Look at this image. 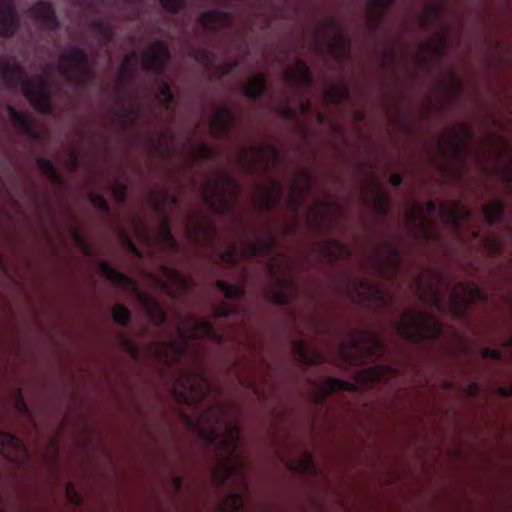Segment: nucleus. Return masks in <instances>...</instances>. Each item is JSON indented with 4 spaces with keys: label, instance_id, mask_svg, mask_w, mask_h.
<instances>
[{
    "label": "nucleus",
    "instance_id": "obj_1",
    "mask_svg": "<svg viewBox=\"0 0 512 512\" xmlns=\"http://www.w3.org/2000/svg\"><path fill=\"white\" fill-rule=\"evenodd\" d=\"M209 413L213 424L201 429L199 434L215 453L216 464L212 471V481L222 487L241 466L236 455L240 444V427L229 419V407L226 404L212 405Z\"/></svg>",
    "mask_w": 512,
    "mask_h": 512
},
{
    "label": "nucleus",
    "instance_id": "obj_2",
    "mask_svg": "<svg viewBox=\"0 0 512 512\" xmlns=\"http://www.w3.org/2000/svg\"><path fill=\"white\" fill-rule=\"evenodd\" d=\"M186 323L190 330L179 329L177 337L168 340H155L149 344L153 357L166 366H174L186 356L191 343L196 339L207 338L215 342H222L223 336L216 331L209 319H196L189 315Z\"/></svg>",
    "mask_w": 512,
    "mask_h": 512
},
{
    "label": "nucleus",
    "instance_id": "obj_3",
    "mask_svg": "<svg viewBox=\"0 0 512 512\" xmlns=\"http://www.w3.org/2000/svg\"><path fill=\"white\" fill-rule=\"evenodd\" d=\"M172 390L179 401L194 405L204 402L212 394L214 387L204 365L195 360L191 366L177 369Z\"/></svg>",
    "mask_w": 512,
    "mask_h": 512
},
{
    "label": "nucleus",
    "instance_id": "obj_4",
    "mask_svg": "<svg viewBox=\"0 0 512 512\" xmlns=\"http://www.w3.org/2000/svg\"><path fill=\"white\" fill-rule=\"evenodd\" d=\"M344 346L343 357L350 365L376 362L387 352L384 338L371 329L349 332Z\"/></svg>",
    "mask_w": 512,
    "mask_h": 512
},
{
    "label": "nucleus",
    "instance_id": "obj_5",
    "mask_svg": "<svg viewBox=\"0 0 512 512\" xmlns=\"http://www.w3.org/2000/svg\"><path fill=\"white\" fill-rule=\"evenodd\" d=\"M427 293L431 295V302L438 311L448 312L460 320L468 318L473 303L486 304L488 301L486 293L473 281L459 282L450 293L447 305L432 286L428 287Z\"/></svg>",
    "mask_w": 512,
    "mask_h": 512
},
{
    "label": "nucleus",
    "instance_id": "obj_6",
    "mask_svg": "<svg viewBox=\"0 0 512 512\" xmlns=\"http://www.w3.org/2000/svg\"><path fill=\"white\" fill-rule=\"evenodd\" d=\"M395 327L400 338L413 344L437 340L443 333V326L435 317L413 310L404 311Z\"/></svg>",
    "mask_w": 512,
    "mask_h": 512
},
{
    "label": "nucleus",
    "instance_id": "obj_7",
    "mask_svg": "<svg viewBox=\"0 0 512 512\" xmlns=\"http://www.w3.org/2000/svg\"><path fill=\"white\" fill-rule=\"evenodd\" d=\"M98 267L101 274L114 285L119 286L126 291H130L138 297L153 325L161 327L166 323L167 313L164 308L154 297L142 292L139 285L132 278L117 271L107 261H100Z\"/></svg>",
    "mask_w": 512,
    "mask_h": 512
},
{
    "label": "nucleus",
    "instance_id": "obj_8",
    "mask_svg": "<svg viewBox=\"0 0 512 512\" xmlns=\"http://www.w3.org/2000/svg\"><path fill=\"white\" fill-rule=\"evenodd\" d=\"M59 71L68 81L79 87H85L92 76V68L87 52L79 47L65 50L60 59Z\"/></svg>",
    "mask_w": 512,
    "mask_h": 512
},
{
    "label": "nucleus",
    "instance_id": "obj_9",
    "mask_svg": "<svg viewBox=\"0 0 512 512\" xmlns=\"http://www.w3.org/2000/svg\"><path fill=\"white\" fill-rule=\"evenodd\" d=\"M22 94L31 106L41 114H50L51 93L47 83L44 81H26L22 84Z\"/></svg>",
    "mask_w": 512,
    "mask_h": 512
},
{
    "label": "nucleus",
    "instance_id": "obj_10",
    "mask_svg": "<svg viewBox=\"0 0 512 512\" xmlns=\"http://www.w3.org/2000/svg\"><path fill=\"white\" fill-rule=\"evenodd\" d=\"M142 60L147 72L161 76L171 60V53L166 42L163 40H155L153 42V50L145 51L142 54Z\"/></svg>",
    "mask_w": 512,
    "mask_h": 512
},
{
    "label": "nucleus",
    "instance_id": "obj_11",
    "mask_svg": "<svg viewBox=\"0 0 512 512\" xmlns=\"http://www.w3.org/2000/svg\"><path fill=\"white\" fill-rule=\"evenodd\" d=\"M383 258L378 261L379 273L382 277L392 280L396 278L402 267V256L400 248L391 242L381 243Z\"/></svg>",
    "mask_w": 512,
    "mask_h": 512
},
{
    "label": "nucleus",
    "instance_id": "obj_12",
    "mask_svg": "<svg viewBox=\"0 0 512 512\" xmlns=\"http://www.w3.org/2000/svg\"><path fill=\"white\" fill-rule=\"evenodd\" d=\"M276 288H272L267 293L270 303L284 306L292 303L299 294L298 283L288 277H277Z\"/></svg>",
    "mask_w": 512,
    "mask_h": 512
},
{
    "label": "nucleus",
    "instance_id": "obj_13",
    "mask_svg": "<svg viewBox=\"0 0 512 512\" xmlns=\"http://www.w3.org/2000/svg\"><path fill=\"white\" fill-rule=\"evenodd\" d=\"M439 213L442 222L455 230L460 229L464 222L472 219V211L458 201L451 204H441Z\"/></svg>",
    "mask_w": 512,
    "mask_h": 512
},
{
    "label": "nucleus",
    "instance_id": "obj_14",
    "mask_svg": "<svg viewBox=\"0 0 512 512\" xmlns=\"http://www.w3.org/2000/svg\"><path fill=\"white\" fill-rule=\"evenodd\" d=\"M19 15L13 0H0V37L12 38L19 27Z\"/></svg>",
    "mask_w": 512,
    "mask_h": 512
},
{
    "label": "nucleus",
    "instance_id": "obj_15",
    "mask_svg": "<svg viewBox=\"0 0 512 512\" xmlns=\"http://www.w3.org/2000/svg\"><path fill=\"white\" fill-rule=\"evenodd\" d=\"M29 14L36 19L43 29L57 31L60 21L52 4L49 1L40 0L29 8Z\"/></svg>",
    "mask_w": 512,
    "mask_h": 512
},
{
    "label": "nucleus",
    "instance_id": "obj_16",
    "mask_svg": "<svg viewBox=\"0 0 512 512\" xmlns=\"http://www.w3.org/2000/svg\"><path fill=\"white\" fill-rule=\"evenodd\" d=\"M357 390V385L353 382L342 380L338 378H327L320 384V391L316 395V403L318 405H324L327 398L338 391H349L354 392Z\"/></svg>",
    "mask_w": 512,
    "mask_h": 512
},
{
    "label": "nucleus",
    "instance_id": "obj_17",
    "mask_svg": "<svg viewBox=\"0 0 512 512\" xmlns=\"http://www.w3.org/2000/svg\"><path fill=\"white\" fill-rule=\"evenodd\" d=\"M236 124V116L228 107L221 108L210 122V130L218 138L227 137Z\"/></svg>",
    "mask_w": 512,
    "mask_h": 512
},
{
    "label": "nucleus",
    "instance_id": "obj_18",
    "mask_svg": "<svg viewBox=\"0 0 512 512\" xmlns=\"http://www.w3.org/2000/svg\"><path fill=\"white\" fill-rule=\"evenodd\" d=\"M293 351L298 361L305 366H313L325 362V356L320 351L307 346L303 340L293 341Z\"/></svg>",
    "mask_w": 512,
    "mask_h": 512
},
{
    "label": "nucleus",
    "instance_id": "obj_19",
    "mask_svg": "<svg viewBox=\"0 0 512 512\" xmlns=\"http://www.w3.org/2000/svg\"><path fill=\"white\" fill-rule=\"evenodd\" d=\"M288 83H296L309 90L313 85V76L310 67L304 60H297L295 67L285 75Z\"/></svg>",
    "mask_w": 512,
    "mask_h": 512
},
{
    "label": "nucleus",
    "instance_id": "obj_20",
    "mask_svg": "<svg viewBox=\"0 0 512 512\" xmlns=\"http://www.w3.org/2000/svg\"><path fill=\"white\" fill-rule=\"evenodd\" d=\"M230 21V13L218 9H211L202 12L199 16V22L207 32H216L223 24Z\"/></svg>",
    "mask_w": 512,
    "mask_h": 512
},
{
    "label": "nucleus",
    "instance_id": "obj_21",
    "mask_svg": "<svg viewBox=\"0 0 512 512\" xmlns=\"http://www.w3.org/2000/svg\"><path fill=\"white\" fill-rule=\"evenodd\" d=\"M323 257L329 261L348 259L351 256L350 248L342 241L328 238L321 242Z\"/></svg>",
    "mask_w": 512,
    "mask_h": 512
},
{
    "label": "nucleus",
    "instance_id": "obj_22",
    "mask_svg": "<svg viewBox=\"0 0 512 512\" xmlns=\"http://www.w3.org/2000/svg\"><path fill=\"white\" fill-rule=\"evenodd\" d=\"M267 78L264 73L251 77L250 81L242 86V91L251 101L259 100L266 92Z\"/></svg>",
    "mask_w": 512,
    "mask_h": 512
},
{
    "label": "nucleus",
    "instance_id": "obj_23",
    "mask_svg": "<svg viewBox=\"0 0 512 512\" xmlns=\"http://www.w3.org/2000/svg\"><path fill=\"white\" fill-rule=\"evenodd\" d=\"M355 286L356 290H363V300H370L371 298H375L383 305L387 304L384 287L380 283L366 279H357L355 281Z\"/></svg>",
    "mask_w": 512,
    "mask_h": 512
},
{
    "label": "nucleus",
    "instance_id": "obj_24",
    "mask_svg": "<svg viewBox=\"0 0 512 512\" xmlns=\"http://www.w3.org/2000/svg\"><path fill=\"white\" fill-rule=\"evenodd\" d=\"M7 112L17 129L30 137H36L34 123L28 115L19 112L12 105L7 106Z\"/></svg>",
    "mask_w": 512,
    "mask_h": 512
},
{
    "label": "nucleus",
    "instance_id": "obj_25",
    "mask_svg": "<svg viewBox=\"0 0 512 512\" xmlns=\"http://www.w3.org/2000/svg\"><path fill=\"white\" fill-rule=\"evenodd\" d=\"M0 75L9 85H14L22 78L23 69L19 62L5 59L0 61Z\"/></svg>",
    "mask_w": 512,
    "mask_h": 512
},
{
    "label": "nucleus",
    "instance_id": "obj_26",
    "mask_svg": "<svg viewBox=\"0 0 512 512\" xmlns=\"http://www.w3.org/2000/svg\"><path fill=\"white\" fill-rule=\"evenodd\" d=\"M23 449L22 440L16 435L0 429V450L5 458L11 459L13 452Z\"/></svg>",
    "mask_w": 512,
    "mask_h": 512
},
{
    "label": "nucleus",
    "instance_id": "obj_27",
    "mask_svg": "<svg viewBox=\"0 0 512 512\" xmlns=\"http://www.w3.org/2000/svg\"><path fill=\"white\" fill-rule=\"evenodd\" d=\"M266 150L275 161L279 160L280 153L275 145L270 144L266 148L264 146H255L252 148V160L251 161H248L246 159L247 158L246 152L244 153V155L241 158V162H242L243 166L245 167V169L247 171H252L255 163L257 162V160L260 157H262L264 155Z\"/></svg>",
    "mask_w": 512,
    "mask_h": 512
},
{
    "label": "nucleus",
    "instance_id": "obj_28",
    "mask_svg": "<svg viewBox=\"0 0 512 512\" xmlns=\"http://www.w3.org/2000/svg\"><path fill=\"white\" fill-rule=\"evenodd\" d=\"M417 231L415 233V239L428 242L436 240L438 235L434 227V222L420 212V219L417 223Z\"/></svg>",
    "mask_w": 512,
    "mask_h": 512
},
{
    "label": "nucleus",
    "instance_id": "obj_29",
    "mask_svg": "<svg viewBox=\"0 0 512 512\" xmlns=\"http://www.w3.org/2000/svg\"><path fill=\"white\" fill-rule=\"evenodd\" d=\"M274 240L268 238H257L246 247V253L250 257H265L268 256L274 249Z\"/></svg>",
    "mask_w": 512,
    "mask_h": 512
},
{
    "label": "nucleus",
    "instance_id": "obj_30",
    "mask_svg": "<svg viewBox=\"0 0 512 512\" xmlns=\"http://www.w3.org/2000/svg\"><path fill=\"white\" fill-rule=\"evenodd\" d=\"M282 195V183L275 179L271 180L266 189V200L263 202L264 210L267 212L271 211L281 201Z\"/></svg>",
    "mask_w": 512,
    "mask_h": 512
},
{
    "label": "nucleus",
    "instance_id": "obj_31",
    "mask_svg": "<svg viewBox=\"0 0 512 512\" xmlns=\"http://www.w3.org/2000/svg\"><path fill=\"white\" fill-rule=\"evenodd\" d=\"M395 374V369L385 364H377L366 370L367 380L371 383L386 381Z\"/></svg>",
    "mask_w": 512,
    "mask_h": 512
},
{
    "label": "nucleus",
    "instance_id": "obj_32",
    "mask_svg": "<svg viewBox=\"0 0 512 512\" xmlns=\"http://www.w3.org/2000/svg\"><path fill=\"white\" fill-rule=\"evenodd\" d=\"M482 213L489 226H493L501 221L504 216V203L501 200H495L482 207Z\"/></svg>",
    "mask_w": 512,
    "mask_h": 512
},
{
    "label": "nucleus",
    "instance_id": "obj_33",
    "mask_svg": "<svg viewBox=\"0 0 512 512\" xmlns=\"http://www.w3.org/2000/svg\"><path fill=\"white\" fill-rule=\"evenodd\" d=\"M215 286L223 292L225 298L228 300H241L246 297V291L243 287L229 284L225 280H217Z\"/></svg>",
    "mask_w": 512,
    "mask_h": 512
},
{
    "label": "nucleus",
    "instance_id": "obj_34",
    "mask_svg": "<svg viewBox=\"0 0 512 512\" xmlns=\"http://www.w3.org/2000/svg\"><path fill=\"white\" fill-rule=\"evenodd\" d=\"M395 0H372L368 5V14L371 19L379 22L383 19Z\"/></svg>",
    "mask_w": 512,
    "mask_h": 512
},
{
    "label": "nucleus",
    "instance_id": "obj_35",
    "mask_svg": "<svg viewBox=\"0 0 512 512\" xmlns=\"http://www.w3.org/2000/svg\"><path fill=\"white\" fill-rule=\"evenodd\" d=\"M395 0H372L368 5V14L371 19L379 22L383 19Z\"/></svg>",
    "mask_w": 512,
    "mask_h": 512
},
{
    "label": "nucleus",
    "instance_id": "obj_36",
    "mask_svg": "<svg viewBox=\"0 0 512 512\" xmlns=\"http://www.w3.org/2000/svg\"><path fill=\"white\" fill-rule=\"evenodd\" d=\"M36 164L39 167L40 171L52 182L61 183L62 177L58 170L56 169L53 162L46 157H39L36 160Z\"/></svg>",
    "mask_w": 512,
    "mask_h": 512
},
{
    "label": "nucleus",
    "instance_id": "obj_37",
    "mask_svg": "<svg viewBox=\"0 0 512 512\" xmlns=\"http://www.w3.org/2000/svg\"><path fill=\"white\" fill-rule=\"evenodd\" d=\"M161 272L163 275L174 285L181 289H186L188 287V281L186 277L176 268L162 265Z\"/></svg>",
    "mask_w": 512,
    "mask_h": 512
},
{
    "label": "nucleus",
    "instance_id": "obj_38",
    "mask_svg": "<svg viewBox=\"0 0 512 512\" xmlns=\"http://www.w3.org/2000/svg\"><path fill=\"white\" fill-rule=\"evenodd\" d=\"M161 231L163 246L173 253H178L180 251V244L172 235L169 221L166 218L162 225Z\"/></svg>",
    "mask_w": 512,
    "mask_h": 512
},
{
    "label": "nucleus",
    "instance_id": "obj_39",
    "mask_svg": "<svg viewBox=\"0 0 512 512\" xmlns=\"http://www.w3.org/2000/svg\"><path fill=\"white\" fill-rule=\"evenodd\" d=\"M112 318L117 325L125 327L130 323L132 315L126 306L118 303L112 309Z\"/></svg>",
    "mask_w": 512,
    "mask_h": 512
},
{
    "label": "nucleus",
    "instance_id": "obj_40",
    "mask_svg": "<svg viewBox=\"0 0 512 512\" xmlns=\"http://www.w3.org/2000/svg\"><path fill=\"white\" fill-rule=\"evenodd\" d=\"M350 98V92L348 88L341 87L327 90L325 93V99L334 105H341L343 102Z\"/></svg>",
    "mask_w": 512,
    "mask_h": 512
},
{
    "label": "nucleus",
    "instance_id": "obj_41",
    "mask_svg": "<svg viewBox=\"0 0 512 512\" xmlns=\"http://www.w3.org/2000/svg\"><path fill=\"white\" fill-rule=\"evenodd\" d=\"M157 98L164 106L166 110H170L171 106L174 102V95L169 84L165 81H162L158 87V95Z\"/></svg>",
    "mask_w": 512,
    "mask_h": 512
},
{
    "label": "nucleus",
    "instance_id": "obj_42",
    "mask_svg": "<svg viewBox=\"0 0 512 512\" xmlns=\"http://www.w3.org/2000/svg\"><path fill=\"white\" fill-rule=\"evenodd\" d=\"M483 246L490 255H498L503 249V240L494 235H487L483 238Z\"/></svg>",
    "mask_w": 512,
    "mask_h": 512
},
{
    "label": "nucleus",
    "instance_id": "obj_43",
    "mask_svg": "<svg viewBox=\"0 0 512 512\" xmlns=\"http://www.w3.org/2000/svg\"><path fill=\"white\" fill-rule=\"evenodd\" d=\"M374 210L381 217H386L390 207V197L386 193H378L373 200Z\"/></svg>",
    "mask_w": 512,
    "mask_h": 512
},
{
    "label": "nucleus",
    "instance_id": "obj_44",
    "mask_svg": "<svg viewBox=\"0 0 512 512\" xmlns=\"http://www.w3.org/2000/svg\"><path fill=\"white\" fill-rule=\"evenodd\" d=\"M214 316L217 318H230L238 315V310L226 302H222L213 308Z\"/></svg>",
    "mask_w": 512,
    "mask_h": 512
},
{
    "label": "nucleus",
    "instance_id": "obj_45",
    "mask_svg": "<svg viewBox=\"0 0 512 512\" xmlns=\"http://www.w3.org/2000/svg\"><path fill=\"white\" fill-rule=\"evenodd\" d=\"M89 199L92 205L100 212L104 214L110 213V206L103 195L92 192L89 194Z\"/></svg>",
    "mask_w": 512,
    "mask_h": 512
},
{
    "label": "nucleus",
    "instance_id": "obj_46",
    "mask_svg": "<svg viewBox=\"0 0 512 512\" xmlns=\"http://www.w3.org/2000/svg\"><path fill=\"white\" fill-rule=\"evenodd\" d=\"M112 195L117 203L124 204L128 197L127 186L124 183L117 181L112 188Z\"/></svg>",
    "mask_w": 512,
    "mask_h": 512
},
{
    "label": "nucleus",
    "instance_id": "obj_47",
    "mask_svg": "<svg viewBox=\"0 0 512 512\" xmlns=\"http://www.w3.org/2000/svg\"><path fill=\"white\" fill-rule=\"evenodd\" d=\"M120 341L122 347L126 350L127 353L130 354V356L134 359H138L140 356V349L139 347L125 335L120 336Z\"/></svg>",
    "mask_w": 512,
    "mask_h": 512
},
{
    "label": "nucleus",
    "instance_id": "obj_48",
    "mask_svg": "<svg viewBox=\"0 0 512 512\" xmlns=\"http://www.w3.org/2000/svg\"><path fill=\"white\" fill-rule=\"evenodd\" d=\"M161 6L169 13L176 15L185 6V0H159Z\"/></svg>",
    "mask_w": 512,
    "mask_h": 512
},
{
    "label": "nucleus",
    "instance_id": "obj_49",
    "mask_svg": "<svg viewBox=\"0 0 512 512\" xmlns=\"http://www.w3.org/2000/svg\"><path fill=\"white\" fill-rule=\"evenodd\" d=\"M204 202L214 211L223 212L228 209V204L226 203L224 196H221L220 203H217L215 196L205 194Z\"/></svg>",
    "mask_w": 512,
    "mask_h": 512
},
{
    "label": "nucleus",
    "instance_id": "obj_50",
    "mask_svg": "<svg viewBox=\"0 0 512 512\" xmlns=\"http://www.w3.org/2000/svg\"><path fill=\"white\" fill-rule=\"evenodd\" d=\"M301 177H302L303 182H304L303 187H300L298 182H295L293 184V190H294L295 193L297 192L300 196H305L311 190L312 179H311L310 175L307 172H303L301 174Z\"/></svg>",
    "mask_w": 512,
    "mask_h": 512
},
{
    "label": "nucleus",
    "instance_id": "obj_51",
    "mask_svg": "<svg viewBox=\"0 0 512 512\" xmlns=\"http://www.w3.org/2000/svg\"><path fill=\"white\" fill-rule=\"evenodd\" d=\"M231 501V507L233 512L243 511V497L239 492H232L229 494L228 499Z\"/></svg>",
    "mask_w": 512,
    "mask_h": 512
},
{
    "label": "nucleus",
    "instance_id": "obj_52",
    "mask_svg": "<svg viewBox=\"0 0 512 512\" xmlns=\"http://www.w3.org/2000/svg\"><path fill=\"white\" fill-rule=\"evenodd\" d=\"M226 186V187H229V188H232V189H235V190H238V184L236 182V180L234 178H232L231 176L229 175H223L220 177L219 179V183H216L215 184V187H214V190H215V195L218 194V190H219V186Z\"/></svg>",
    "mask_w": 512,
    "mask_h": 512
},
{
    "label": "nucleus",
    "instance_id": "obj_53",
    "mask_svg": "<svg viewBox=\"0 0 512 512\" xmlns=\"http://www.w3.org/2000/svg\"><path fill=\"white\" fill-rule=\"evenodd\" d=\"M326 26L329 29L337 30L338 35L331 41L330 46L332 49H338L341 46L342 31L340 29H338V27L333 19H328L326 21Z\"/></svg>",
    "mask_w": 512,
    "mask_h": 512
},
{
    "label": "nucleus",
    "instance_id": "obj_54",
    "mask_svg": "<svg viewBox=\"0 0 512 512\" xmlns=\"http://www.w3.org/2000/svg\"><path fill=\"white\" fill-rule=\"evenodd\" d=\"M135 76V69L133 66H122L119 71V80L122 83L130 82Z\"/></svg>",
    "mask_w": 512,
    "mask_h": 512
},
{
    "label": "nucleus",
    "instance_id": "obj_55",
    "mask_svg": "<svg viewBox=\"0 0 512 512\" xmlns=\"http://www.w3.org/2000/svg\"><path fill=\"white\" fill-rule=\"evenodd\" d=\"M72 237H73L75 243L77 245H79L83 249V252L86 255H90L91 254L90 246L87 244L85 238L83 237V235L77 229L73 230Z\"/></svg>",
    "mask_w": 512,
    "mask_h": 512
},
{
    "label": "nucleus",
    "instance_id": "obj_56",
    "mask_svg": "<svg viewBox=\"0 0 512 512\" xmlns=\"http://www.w3.org/2000/svg\"><path fill=\"white\" fill-rule=\"evenodd\" d=\"M238 66H239V61L235 60V61H232L229 63H224V64L219 65L217 67V70H218L220 76H229L237 69Z\"/></svg>",
    "mask_w": 512,
    "mask_h": 512
},
{
    "label": "nucleus",
    "instance_id": "obj_57",
    "mask_svg": "<svg viewBox=\"0 0 512 512\" xmlns=\"http://www.w3.org/2000/svg\"><path fill=\"white\" fill-rule=\"evenodd\" d=\"M481 356L484 359L500 360L503 357V352L500 349L486 347L481 350Z\"/></svg>",
    "mask_w": 512,
    "mask_h": 512
},
{
    "label": "nucleus",
    "instance_id": "obj_58",
    "mask_svg": "<svg viewBox=\"0 0 512 512\" xmlns=\"http://www.w3.org/2000/svg\"><path fill=\"white\" fill-rule=\"evenodd\" d=\"M214 153V149L206 144L201 143L197 147V154L201 159H211Z\"/></svg>",
    "mask_w": 512,
    "mask_h": 512
},
{
    "label": "nucleus",
    "instance_id": "obj_59",
    "mask_svg": "<svg viewBox=\"0 0 512 512\" xmlns=\"http://www.w3.org/2000/svg\"><path fill=\"white\" fill-rule=\"evenodd\" d=\"M66 494H67V497L69 498V500L72 503H74L76 505H80L81 504V497L76 492L73 484H71V483L67 484V486H66Z\"/></svg>",
    "mask_w": 512,
    "mask_h": 512
},
{
    "label": "nucleus",
    "instance_id": "obj_60",
    "mask_svg": "<svg viewBox=\"0 0 512 512\" xmlns=\"http://www.w3.org/2000/svg\"><path fill=\"white\" fill-rule=\"evenodd\" d=\"M195 58L203 64H208L211 62V53L206 49H197L195 50Z\"/></svg>",
    "mask_w": 512,
    "mask_h": 512
},
{
    "label": "nucleus",
    "instance_id": "obj_61",
    "mask_svg": "<svg viewBox=\"0 0 512 512\" xmlns=\"http://www.w3.org/2000/svg\"><path fill=\"white\" fill-rule=\"evenodd\" d=\"M191 233L194 237H199L202 234H206L207 236H211L213 238V231L210 227H203L200 225H195L191 227Z\"/></svg>",
    "mask_w": 512,
    "mask_h": 512
},
{
    "label": "nucleus",
    "instance_id": "obj_62",
    "mask_svg": "<svg viewBox=\"0 0 512 512\" xmlns=\"http://www.w3.org/2000/svg\"><path fill=\"white\" fill-rule=\"evenodd\" d=\"M466 394L471 398H476L480 393V385L475 381H470L465 388Z\"/></svg>",
    "mask_w": 512,
    "mask_h": 512
},
{
    "label": "nucleus",
    "instance_id": "obj_63",
    "mask_svg": "<svg viewBox=\"0 0 512 512\" xmlns=\"http://www.w3.org/2000/svg\"><path fill=\"white\" fill-rule=\"evenodd\" d=\"M279 113L280 115L285 119V120H293L296 116V112L293 108H291L289 105H283L279 108Z\"/></svg>",
    "mask_w": 512,
    "mask_h": 512
},
{
    "label": "nucleus",
    "instance_id": "obj_64",
    "mask_svg": "<svg viewBox=\"0 0 512 512\" xmlns=\"http://www.w3.org/2000/svg\"><path fill=\"white\" fill-rule=\"evenodd\" d=\"M99 34L102 36L104 44H108L114 37V30L109 24H107Z\"/></svg>",
    "mask_w": 512,
    "mask_h": 512
}]
</instances>
